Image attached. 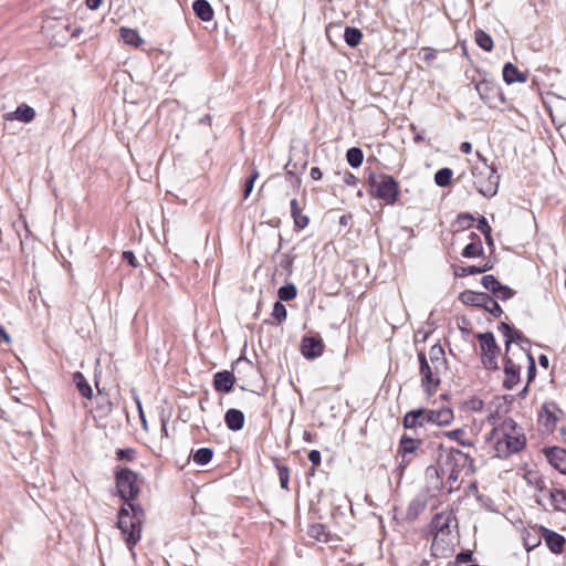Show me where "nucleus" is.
<instances>
[{"label": "nucleus", "instance_id": "12", "mask_svg": "<svg viewBox=\"0 0 566 566\" xmlns=\"http://www.w3.org/2000/svg\"><path fill=\"white\" fill-rule=\"evenodd\" d=\"M504 360V380L503 386L506 389H512L520 381V366L516 365L510 357L505 356Z\"/></svg>", "mask_w": 566, "mask_h": 566}, {"label": "nucleus", "instance_id": "62", "mask_svg": "<svg viewBox=\"0 0 566 566\" xmlns=\"http://www.w3.org/2000/svg\"><path fill=\"white\" fill-rule=\"evenodd\" d=\"M103 0H86V6L91 10H96L101 7Z\"/></svg>", "mask_w": 566, "mask_h": 566}, {"label": "nucleus", "instance_id": "24", "mask_svg": "<svg viewBox=\"0 0 566 566\" xmlns=\"http://www.w3.org/2000/svg\"><path fill=\"white\" fill-rule=\"evenodd\" d=\"M73 382L76 386V388L80 391L82 397L87 398V399L92 398L93 389L82 373H80V371L74 373Z\"/></svg>", "mask_w": 566, "mask_h": 566}, {"label": "nucleus", "instance_id": "4", "mask_svg": "<svg viewBox=\"0 0 566 566\" xmlns=\"http://www.w3.org/2000/svg\"><path fill=\"white\" fill-rule=\"evenodd\" d=\"M472 175L473 184L482 196L491 198L496 195L500 176L493 166L486 164L485 159L473 167Z\"/></svg>", "mask_w": 566, "mask_h": 566}, {"label": "nucleus", "instance_id": "15", "mask_svg": "<svg viewBox=\"0 0 566 566\" xmlns=\"http://www.w3.org/2000/svg\"><path fill=\"white\" fill-rule=\"evenodd\" d=\"M422 441L418 438H412L407 434H402L399 441L398 453L402 457V462L406 464L409 462L407 457L413 453L421 446Z\"/></svg>", "mask_w": 566, "mask_h": 566}, {"label": "nucleus", "instance_id": "14", "mask_svg": "<svg viewBox=\"0 0 566 566\" xmlns=\"http://www.w3.org/2000/svg\"><path fill=\"white\" fill-rule=\"evenodd\" d=\"M34 117L35 111L27 104H21L14 112L6 113L3 115V119L7 122L19 120L21 123H30Z\"/></svg>", "mask_w": 566, "mask_h": 566}, {"label": "nucleus", "instance_id": "8", "mask_svg": "<svg viewBox=\"0 0 566 566\" xmlns=\"http://www.w3.org/2000/svg\"><path fill=\"white\" fill-rule=\"evenodd\" d=\"M475 90L481 101L490 108H496L499 103H503V94L501 88L491 81L483 80L475 84Z\"/></svg>", "mask_w": 566, "mask_h": 566}, {"label": "nucleus", "instance_id": "50", "mask_svg": "<svg viewBox=\"0 0 566 566\" xmlns=\"http://www.w3.org/2000/svg\"><path fill=\"white\" fill-rule=\"evenodd\" d=\"M474 221V218L472 214L470 213H461L459 214L458 217V222L460 223L461 227L463 228H469L472 226Z\"/></svg>", "mask_w": 566, "mask_h": 566}, {"label": "nucleus", "instance_id": "1", "mask_svg": "<svg viewBox=\"0 0 566 566\" xmlns=\"http://www.w3.org/2000/svg\"><path fill=\"white\" fill-rule=\"evenodd\" d=\"M120 506L117 517V526L120 530L122 536L127 547L133 551L134 546L140 541L142 525L144 522L145 513L139 504L125 502Z\"/></svg>", "mask_w": 566, "mask_h": 566}, {"label": "nucleus", "instance_id": "51", "mask_svg": "<svg viewBox=\"0 0 566 566\" xmlns=\"http://www.w3.org/2000/svg\"><path fill=\"white\" fill-rule=\"evenodd\" d=\"M539 543L541 539L537 536L527 535L524 537V545L527 551L535 548L537 545H539Z\"/></svg>", "mask_w": 566, "mask_h": 566}, {"label": "nucleus", "instance_id": "44", "mask_svg": "<svg viewBox=\"0 0 566 566\" xmlns=\"http://www.w3.org/2000/svg\"><path fill=\"white\" fill-rule=\"evenodd\" d=\"M136 455V450L133 448L118 449L116 451V459L119 461H133Z\"/></svg>", "mask_w": 566, "mask_h": 566}, {"label": "nucleus", "instance_id": "39", "mask_svg": "<svg viewBox=\"0 0 566 566\" xmlns=\"http://www.w3.org/2000/svg\"><path fill=\"white\" fill-rule=\"evenodd\" d=\"M493 295L501 301H507L515 295V291L509 287L507 285H503L500 283L499 287L494 291Z\"/></svg>", "mask_w": 566, "mask_h": 566}, {"label": "nucleus", "instance_id": "49", "mask_svg": "<svg viewBox=\"0 0 566 566\" xmlns=\"http://www.w3.org/2000/svg\"><path fill=\"white\" fill-rule=\"evenodd\" d=\"M416 413L419 416V422H418L419 428L430 424L428 409H417Z\"/></svg>", "mask_w": 566, "mask_h": 566}, {"label": "nucleus", "instance_id": "56", "mask_svg": "<svg viewBox=\"0 0 566 566\" xmlns=\"http://www.w3.org/2000/svg\"><path fill=\"white\" fill-rule=\"evenodd\" d=\"M307 458H308L310 462L313 465H319V463H321V452L318 450L310 451Z\"/></svg>", "mask_w": 566, "mask_h": 566}, {"label": "nucleus", "instance_id": "10", "mask_svg": "<svg viewBox=\"0 0 566 566\" xmlns=\"http://www.w3.org/2000/svg\"><path fill=\"white\" fill-rule=\"evenodd\" d=\"M301 350L305 358L314 359L323 354L324 343L319 336H304Z\"/></svg>", "mask_w": 566, "mask_h": 566}, {"label": "nucleus", "instance_id": "25", "mask_svg": "<svg viewBox=\"0 0 566 566\" xmlns=\"http://www.w3.org/2000/svg\"><path fill=\"white\" fill-rule=\"evenodd\" d=\"M291 214L294 220V224L298 229H304L308 224V217L301 213V208L296 199L291 200Z\"/></svg>", "mask_w": 566, "mask_h": 566}, {"label": "nucleus", "instance_id": "53", "mask_svg": "<svg viewBox=\"0 0 566 566\" xmlns=\"http://www.w3.org/2000/svg\"><path fill=\"white\" fill-rule=\"evenodd\" d=\"M123 260H125L133 268H137L138 266L136 256H135L134 252H132V251H124L123 252Z\"/></svg>", "mask_w": 566, "mask_h": 566}, {"label": "nucleus", "instance_id": "29", "mask_svg": "<svg viewBox=\"0 0 566 566\" xmlns=\"http://www.w3.org/2000/svg\"><path fill=\"white\" fill-rule=\"evenodd\" d=\"M346 159L350 167L358 168L363 164L364 153L358 147H352L346 153Z\"/></svg>", "mask_w": 566, "mask_h": 566}, {"label": "nucleus", "instance_id": "21", "mask_svg": "<svg viewBox=\"0 0 566 566\" xmlns=\"http://www.w3.org/2000/svg\"><path fill=\"white\" fill-rule=\"evenodd\" d=\"M192 9L196 15L202 21H211L213 19V9L207 0H195Z\"/></svg>", "mask_w": 566, "mask_h": 566}, {"label": "nucleus", "instance_id": "60", "mask_svg": "<svg viewBox=\"0 0 566 566\" xmlns=\"http://www.w3.org/2000/svg\"><path fill=\"white\" fill-rule=\"evenodd\" d=\"M428 415H429V422L430 424H436L438 426V409L437 410H433V409H428Z\"/></svg>", "mask_w": 566, "mask_h": 566}, {"label": "nucleus", "instance_id": "48", "mask_svg": "<svg viewBox=\"0 0 566 566\" xmlns=\"http://www.w3.org/2000/svg\"><path fill=\"white\" fill-rule=\"evenodd\" d=\"M528 367H527V381H532L536 375V364L531 354H527Z\"/></svg>", "mask_w": 566, "mask_h": 566}, {"label": "nucleus", "instance_id": "31", "mask_svg": "<svg viewBox=\"0 0 566 566\" xmlns=\"http://www.w3.org/2000/svg\"><path fill=\"white\" fill-rule=\"evenodd\" d=\"M212 457H213V449L200 448L193 453L192 460L198 465H206L211 461Z\"/></svg>", "mask_w": 566, "mask_h": 566}, {"label": "nucleus", "instance_id": "19", "mask_svg": "<svg viewBox=\"0 0 566 566\" xmlns=\"http://www.w3.org/2000/svg\"><path fill=\"white\" fill-rule=\"evenodd\" d=\"M542 530H543V536H544L547 547L553 553H557V554L562 553L564 545L566 543L564 536H562L560 534H558L554 531L547 530L545 527H542Z\"/></svg>", "mask_w": 566, "mask_h": 566}, {"label": "nucleus", "instance_id": "35", "mask_svg": "<svg viewBox=\"0 0 566 566\" xmlns=\"http://www.w3.org/2000/svg\"><path fill=\"white\" fill-rule=\"evenodd\" d=\"M443 434L451 440L458 441L463 447H473V443L470 440H465L463 438L465 434V431L463 429L446 431Z\"/></svg>", "mask_w": 566, "mask_h": 566}, {"label": "nucleus", "instance_id": "30", "mask_svg": "<svg viewBox=\"0 0 566 566\" xmlns=\"http://www.w3.org/2000/svg\"><path fill=\"white\" fill-rule=\"evenodd\" d=\"M474 39L476 44L484 51L490 52L493 49V40L490 34L483 30H476L474 32Z\"/></svg>", "mask_w": 566, "mask_h": 566}, {"label": "nucleus", "instance_id": "22", "mask_svg": "<svg viewBox=\"0 0 566 566\" xmlns=\"http://www.w3.org/2000/svg\"><path fill=\"white\" fill-rule=\"evenodd\" d=\"M503 80L507 84H512L515 82L524 83L526 82L527 77L524 73L520 72L514 64L506 63L503 67Z\"/></svg>", "mask_w": 566, "mask_h": 566}, {"label": "nucleus", "instance_id": "13", "mask_svg": "<svg viewBox=\"0 0 566 566\" xmlns=\"http://www.w3.org/2000/svg\"><path fill=\"white\" fill-rule=\"evenodd\" d=\"M453 523H457L454 513L452 511H443L433 516L431 527L437 533H444L449 531Z\"/></svg>", "mask_w": 566, "mask_h": 566}, {"label": "nucleus", "instance_id": "36", "mask_svg": "<svg viewBox=\"0 0 566 566\" xmlns=\"http://www.w3.org/2000/svg\"><path fill=\"white\" fill-rule=\"evenodd\" d=\"M438 417H439L438 418V426L439 427L448 426L454 419V415H453L452 409H450L448 407H443L441 409H438Z\"/></svg>", "mask_w": 566, "mask_h": 566}, {"label": "nucleus", "instance_id": "40", "mask_svg": "<svg viewBox=\"0 0 566 566\" xmlns=\"http://www.w3.org/2000/svg\"><path fill=\"white\" fill-rule=\"evenodd\" d=\"M286 315L285 306L280 301H276L273 306L272 316L277 321V324L283 323L286 319Z\"/></svg>", "mask_w": 566, "mask_h": 566}, {"label": "nucleus", "instance_id": "26", "mask_svg": "<svg viewBox=\"0 0 566 566\" xmlns=\"http://www.w3.org/2000/svg\"><path fill=\"white\" fill-rule=\"evenodd\" d=\"M549 497L555 510L566 512V492L560 489L549 491Z\"/></svg>", "mask_w": 566, "mask_h": 566}, {"label": "nucleus", "instance_id": "38", "mask_svg": "<svg viewBox=\"0 0 566 566\" xmlns=\"http://www.w3.org/2000/svg\"><path fill=\"white\" fill-rule=\"evenodd\" d=\"M551 116L554 122L557 116H560V120L566 119V99H559L551 107Z\"/></svg>", "mask_w": 566, "mask_h": 566}, {"label": "nucleus", "instance_id": "63", "mask_svg": "<svg viewBox=\"0 0 566 566\" xmlns=\"http://www.w3.org/2000/svg\"><path fill=\"white\" fill-rule=\"evenodd\" d=\"M2 342L10 343L11 337L6 332V329L0 325V343H2Z\"/></svg>", "mask_w": 566, "mask_h": 566}, {"label": "nucleus", "instance_id": "32", "mask_svg": "<svg viewBox=\"0 0 566 566\" xmlns=\"http://www.w3.org/2000/svg\"><path fill=\"white\" fill-rule=\"evenodd\" d=\"M539 421L547 430H552L557 422V417L547 406H543L542 412L539 413Z\"/></svg>", "mask_w": 566, "mask_h": 566}, {"label": "nucleus", "instance_id": "61", "mask_svg": "<svg viewBox=\"0 0 566 566\" xmlns=\"http://www.w3.org/2000/svg\"><path fill=\"white\" fill-rule=\"evenodd\" d=\"M310 175H311V178L314 179V180H319L323 177V174H322V171H321V169L318 167H313L311 169Z\"/></svg>", "mask_w": 566, "mask_h": 566}, {"label": "nucleus", "instance_id": "11", "mask_svg": "<svg viewBox=\"0 0 566 566\" xmlns=\"http://www.w3.org/2000/svg\"><path fill=\"white\" fill-rule=\"evenodd\" d=\"M543 453L551 465L566 474V450L559 447H548Z\"/></svg>", "mask_w": 566, "mask_h": 566}, {"label": "nucleus", "instance_id": "16", "mask_svg": "<svg viewBox=\"0 0 566 566\" xmlns=\"http://www.w3.org/2000/svg\"><path fill=\"white\" fill-rule=\"evenodd\" d=\"M235 382V377L229 370L218 371L213 376V387L219 392H230Z\"/></svg>", "mask_w": 566, "mask_h": 566}, {"label": "nucleus", "instance_id": "18", "mask_svg": "<svg viewBox=\"0 0 566 566\" xmlns=\"http://www.w3.org/2000/svg\"><path fill=\"white\" fill-rule=\"evenodd\" d=\"M429 359L437 374L447 369V359L443 347L440 344H434L429 350Z\"/></svg>", "mask_w": 566, "mask_h": 566}, {"label": "nucleus", "instance_id": "46", "mask_svg": "<svg viewBox=\"0 0 566 566\" xmlns=\"http://www.w3.org/2000/svg\"><path fill=\"white\" fill-rule=\"evenodd\" d=\"M308 533L311 537L317 541L325 539L326 537L325 526L322 524L312 525Z\"/></svg>", "mask_w": 566, "mask_h": 566}, {"label": "nucleus", "instance_id": "34", "mask_svg": "<svg viewBox=\"0 0 566 566\" xmlns=\"http://www.w3.org/2000/svg\"><path fill=\"white\" fill-rule=\"evenodd\" d=\"M277 295L280 301H291L296 297L297 290L294 284L289 283L279 289Z\"/></svg>", "mask_w": 566, "mask_h": 566}, {"label": "nucleus", "instance_id": "33", "mask_svg": "<svg viewBox=\"0 0 566 566\" xmlns=\"http://www.w3.org/2000/svg\"><path fill=\"white\" fill-rule=\"evenodd\" d=\"M453 176V171L450 168H441L434 175V181L440 187H447L450 185Z\"/></svg>", "mask_w": 566, "mask_h": 566}, {"label": "nucleus", "instance_id": "7", "mask_svg": "<svg viewBox=\"0 0 566 566\" xmlns=\"http://www.w3.org/2000/svg\"><path fill=\"white\" fill-rule=\"evenodd\" d=\"M478 339L480 340V346L482 350V364L486 369L497 370V354L500 352V347L497 346L494 335L491 332L478 334Z\"/></svg>", "mask_w": 566, "mask_h": 566}, {"label": "nucleus", "instance_id": "57", "mask_svg": "<svg viewBox=\"0 0 566 566\" xmlns=\"http://www.w3.org/2000/svg\"><path fill=\"white\" fill-rule=\"evenodd\" d=\"M513 326L505 323V322H502L500 325H499V331L503 334V336L505 337V339L509 338V336L511 335L512 331H513Z\"/></svg>", "mask_w": 566, "mask_h": 566}, {"label": "nucleus", "instance_id": "28", "mask_svg": "<svg viewBox=\"0 0 566 566\" xmlns=\"http://www.w3.org/2000/svg\"><path fill=\"white\" fill-rule=\"evenodd\" d=\"M363 38V33L357 28L347 27L344 31V40L350 48L357 46Z\"/></svg>", "mask_w": 566, "mask_h": 566}, {"label": "nucleus", "instance_id": "59", "mask_svg": "<svg viewBox=\"0 0 566 566\" xmlns=\"http://www.w3.org/2000/svg\"><path fill=\"white\" fill-rule=\"evenodd\" d=\"M344 182L348 186H355L357 184V178L349 171H346L344 175Z\"/></svg>", "mask_w": 566, "mask_h": 566}, {"label": "nucleus", "instance_id": "9", "mask_svg": "<svg viewBox=\"0 0 566 566\" xmlns=\"http://www.w3.org/2000/svg\"><path fill=\"white\" fill-rule=\"evenodd\" d=\"M418 359L420 364L421 385L427 394L432 395L440 385L438 374L434 371L433 366H430L422 350L418 353Z\"/></svg>", "mask_w": 566, "mask_h": 566}, {"label": "nucleus", "instance_id": "64", "mask_svg": "<svg viewBox=\"0 0 566 566\" xmlns=\"http://www.w3.org/2000/svg\"><path fill=\"white\" fill-rule=\"evenodd\" d=\"M460 149L463 154H470L472 151V145L469 142L461 144Z\"/></svg>", "mask_w": 566, "mask_h": 566}, {"label": "nucleus", "instance_id": "5", "mask_svg": "<svg viewBox=\"0 0 566 566\" xmlns=\"http://www.w3.org/2000/svg\"><path fill=\"white\" fill-rule=\"evenodd\" d=\"M115 481L118 496L125 502L133 501L140 492L138 474L128 468H117Z\"/></svg>", "mask_w": 566, "mask_h": 566}, {"label": "nucleus", "instance_id": "41", "mask_svg": "<svg viewBox=\"0 0 566 566\" xmlns=\"http://www.w3.org/2000/svg\"><path fill=\"white\" fill-rule=\"evenodd\" d=\"M500 281L494 275H484L481 280V284L483 287L488 291H490L492 294L494 291L499 287Z\"/></svg>", "mask_w": 566, "mask_h": 566}, {"label": "nucleus", "instance_id": "6", "mask_svg": "<svg viewBox=\"0 0 566 566\" xmlns=\"http://www.w3.org/2000/svg\"><path fill=\"white\" fill-rule=\"evenodd\" d=\"M459 300L465 305L482 307L494 317H500L503 314V310L499 303L484 292L465 290L460 293Z\"/></svg>", "mask_w": 566, "mask_h": 566}, {"label": "nucleus", "instance_id": "55", "mask_svg": "<svg viewBox=\"0 0 566 566\" xmlns=\"http://www.w3.org/2000/svg\"><path fill=\"white\" fill-rule=\"evenodd\" d=\"M472 555H473L472 552L463 551L457 555L455 559L458 563L464 564L472 559Z\"/></svg>", "mask_w": 566, "mask_h": 566}, {"label": "nucleus", "instance_id": "2", "mask_svg": "<svg viewBox=\"0 0 566 566\" xmlns=\"http://www.w3.org/2000/svg\"><path fill=\"white\" fill-rule=\"evenodd\" d=\"M499 434L495 449L505 455L517 453L524 449L526 439L523 429L511 418L503 420L495 430Z\"/></svg>", "mask_w": 566, "mask_h": 566}, {"label": "nucleus", "instance_id": "47", "mask_svg": "<svg viewBox=\"0 0 566 566\" xmlns=\"http://www.w3.org/2000/svg\"><path fill=\"white\" fill-rule=\"evenodd\" d=\"M480 273H481L480 268L475 266V265L462 266L459 269V272H457V274L459 276H468V275H474V274H480Z\"/></svg>", "mask_w": 566, "mask_h": 566}, {"label": "nucleus", "instance_id": "58", "mask_svg": "<svg viewBox=\"0 0 566 566\" xmlns=\"http://www.w3.org/2000/svg\"><path fill=\"white\" fill-rule=\"evenodd\" d=\"M97 411H99V416H107L112 411L111 401L105 400V402L97 408Z\"/></svg>", "mask_w": 566, "mask_h": 566}, {"label": "nucleus", "instance_id": "43", "mask_svg": "<svg viewBox=\"0 0 566 566\" xmlns=\"http://www.w3.org/2000/svg\"><path fill=\"white\" fill-rule=\"evenodd\" d=\"M259 178V171L256 168H253L252 171H251V175L250 177L245 180L244 182V198L247 199L250 193L252 192L253 190V187H254V182L255 180Z\"/></svg>", "mask_w": 566, "mask_h": 566}, {"label": "nucleus", "instance_id": "37", "mask_svg": "<svg viewBox=\"0 0 566 566\" xmlns=\"http://www.w3.org/2000/svg\"><path fill=\"white\" fill-rule=\"evenodd\" d=\"M518 342L521 344H528L530 340L523 335V333L516 328H513L511 335L505 339V352L510 350L511 344Z\"/></svg>", "mask_w": 566, "mask_h": 566}, {"label": "nucleus", "instance_id": "45", "mask_svg": "<svg viewBox=\"0 0 566 566\" xmlns=\"http://www.w3.org/2000/svg\"><path fill=\"white\" fill-rule=\"evenodd\" d=\"M277 472L281 488L287 490L290 480L289 468L285 465H277Z\"/></svg>", "mask_w": 566, "mask_h": 566}, {"label": "nucleus", "instance_id": "20", "mask_svg": "<svg viewBox=\"0 0 566 566\" xmlns=\"http://www.w3.org/2000/svg\"><path fill=\"white\" fill-rule=\"evenodd\" d=\"M245 421L244 413L239 410L231 408L227 410L224 415V422L229 430L239 431L243 428Z\"/></svg>", "mask_w": 566, "mask_h": 566}, {"label": "nucleus", "instance_id": "23", "mask_svg": "<svg viewBox=\"0 0 566 566\" xmlns=\"http://www.w3.org/2000/svg\"><path fill=\"white\" fill-rule=\"evenodd\" d=\"M471 237H472V239H474V241H472L471 243H469L464 247V249L461 252V255L463 258L470 259V258H476V256H480L483 254V247H482V242H481V239L479 238V235L475 233H471Z\"/></svg>", "mask_w": 566, "mask_h": 566}, {"label": "nucleus", "instance_id": "52", "mask_svg": "<svg viewBox=\"0 0 566 566\" xmlns=\"http://www.w3.org/2000/svg\"><path fill=\"white\" fill-rule=\"evenodd\" d=\"M478 230L481 231L483 234H489L492 232V229L488 222V220L484 218V217H481L479 220H478V226H476Z\"/></svg>", "mask_w": 566, "mask_h": 566}, {"label": "nucleus", "instance_id": "27", "mask_svg": "<svg viewBox=\"0 0 566 566\" xmlns=\"http://www.w3.org/2000/svg\"><path fill=\"white\" fill-rule=\"evenodd\" d=\"M120 36L126 44L138 48L143 44V39L134 29L120 28Z\"/></svg>", "mask_w": 566, "mask_h": 566}, {"label": "nucleus", "instance_id": "17", "mask_svg": "<svg viewBox=\"0 0 566 566\" xmlns=\"http://www.w3.org/2000/svg\"><path fill=\"white\" fill-rule=\"evenodd\" d=\"M428 499L426 494L416 495L408 504L406 517L409 521H415L427 507Z\"/></svg>", "mask_w": 566, "mask_h": 566}, {"label": "nucleus", "instance_id": "3", "mask_svg": "<svg viewBox=\"0 0 566 566\" xmlns=\"http://www.w3.org/2000/svg\"><path fill=\"white\" fill-rule=\"evenodd\" d=\"M367 182L369 185V193L385 201L386 205H394L398 200L400 193L399 186L392 176L369 171Z\"/></svg>", "mask_w": 566, "mask_h": 566}, {"label": "nucleus", "instance_id": "42", "mask_svg": "<svg viewBox=\"0 0 566 566\" xmlns=\"http://www.w3.org/2000/svg\"><path fill=\"white\" fill-rule=\"evenodd\" d=\"M419 416L416 413V410H411L407 412L403 417V427L406 429H416L419 428Z\"/></svg>", "mask_w": 566, "mask_h": 566}, {"label": "nucleus", "instance_id": "54", "mask_svg": "<svg viewBox=\"0 0 566 566\" xmlns=\"http://www.w3.org/2000/svg\"><path fill=\"white\" fill-rule=\"evenodd\" d=\"M449 454L451 457H455V455L462 457L465 462H469L470 467L473 464V460L470 458V455L464 453V452H462L459 449L451 448Z\"/></svg>", "mask_w": 566, "mask_h": 566}]
</instances>
